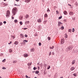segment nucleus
<instances>
[{"label":"nucleus","instance_id":"4","mask_svg":"<svg viewBox=\"0 0 78 78\" xmlns=\"http://www.w3.org/2000/svg\"><path fill=\"white\" fill-rule=\"evenodd\" d=\"M37 22H39L40 23H41L42 22V20L41 19H39L37 20Z\"/></svg>","mask_w":78,"mask_h":78},{"label":"nucleus","instance_id":"9","mask_svg":"<svg viewBox=\"0 0 78 78\" xmlns=\"http://www.w3.org/2000/svg\"><path fill=\"white\" fill-rule=\"evenodd\" d=\"M31 1V0H26L25 1V2H26V3H29V2H30Z\"/></svg>","mask_w":78,"mask_h":78},{"label":"nucleus","instance_id":"1","mask_svg":"<svg viewBox=\"0 0 78 78\" xmlns=\"http://www.w3.org/2000/svg\"><path fill=\"white\" fill-rule=\"evenodd\" d=\"M17 9L15 7L13 8V9L12 10V13L13 14V16H14V15H15L16 14V12H17Z\"/></svg>","mask_w":78,"mask_h":78},{"label":"nucleus","instance_id":"38","mask_svg":"<svg viewBox=\"0 0 78 78\" xmlns=\"http://www.w3.org/2000/svg\"><path fill=\"white\" fill-rule=\"evenodd\" d=\"M2 69H4V70L5 69H6V68L4 67H3L2 68Z\"/></svg>","mask_w":78,"mask_h":78},{"label":"nucleus","instance_id":"56","mask_svg":"<svg viewBox=\"0 0 78 78\" xmlns=\"http://www.w3.org/2000/svg\"><path fill=\"white\" fill-rule=\"evenodd\" d=\"M44 74H45V75L46 74H47V73H44Z\"/></svg>","mask_w":78,"mask_h":78},{"label":"nucleus","instance_id":"6","mask_svg":"<svg viewBox=\"0 0 78 78\" xmlns=\"http://www.w3.org/2000/svg\"><path fill=\"white\" fill-rule=\"evenodd\" d=\"M69 14L70 16H73V12H70Z\"/></svg>","mask_w":78,"mask_h":78},{"label":"nucleus","instance_id":"30","mask_svg":"<svg viewBox=\"0 0 78 78\" xmlns=\"http://www.w3.org/2000/svg\"><path fill=\"white\" fill-rule=\"evenodd\" d=\"M47 12H50V10L48 8V9L47 10Z\"/></svg>","mask_w":78,"mask_h":78},{"label":"nucleus","instance_id":"2","mask_svg":"<svg viewBox=\"0 0 78 78\" xmlns=\"http://www.w3.org/2000/svg\"><path fill=\"white\" fill-rule=\"evenodd\" d=\"M9 15H10V12L9 11V10H8L7 11V13L6 15V16L8 17L9 16Z\"/></svg>","mask_w":78,"mask_h":78},{"label":"nucleus","instance_id":"54","mask_svg":"<svg viewBox=\"0 0 78 78\" xmlns=\"http://www.w3.org/2000/svg\"><path fill=\"white\" fill-rule=\"evenodd\" d=\"M16 2H19V0H16Z\"/></svg>","mask_w":78,"mask_h":78},{"label":"nucleus","instance_id":"44","mask_svg":"<svg viewBox=\"0 0 78 78\" xmlns=\"http://www.w3.org/2000/svg\"><path fill=\"white\" fill-rule=\"evenodd\" d=\"M41 45V43H39V46H40V45Z\"/></svg>","mask_w":78,"mask_h":78},{"label":"nucleus","instance_id":"28","mask_svg":"<svg viewBox=\"0 0 78 78\" xmlns=\"http://www.w3.org/2000/svg\"><path fill=\"white\" fill-rule=\"evenodd\" d=\"M51 55V52H49V55L50 56Z\"/></svg>","mask_w":78,"mask_h":78},{"label":"nucleus","instance_id":"23","mask_svg":"<svg viewBox=\"0 0 78 78\" xmlns=\"http://www.w3.org/2000/svg\"><path fill=\"white\" fill-rule=\"evenodd\" d=\"M48 15H47V14L46 13L45 15H44V17H48Z\"/></svg>","mask_w":78,"mask_h":78},{"label":"nucleus","instance_id":"14","mask_svg":"<svg viewBox=\"0 0 78 78\" xmlns=\"http://www.w3.org/2000/svg\"><path fill=\"white\" fill-rule=\"evenodd\" d=\"M28 17H29V15H28V14L26 15V19H27V18H28Z\"/></svg>","mask_w":78,"mask_h":78},{"label":"nucleus","instance_id":"63","mask_svg":"<svg viewBox=\"0 0 78 78\" xmlns=\"http://www.w3.org/2000/svg\"><path fill=\"white\" fill-rule=\"evenodd\" d=\"M6 0H4V1H6Z\"/></svg>","mask_w":78,"mask_h":78},{"label":"nucleus","instance_id":"39","mask_svg":"<svg viewBox=\"0 0 78 78\" xmlns=\"http://www.w3.org/2000/svg\"><path fill=\"white\" fill-rule=\"evenodd\" d=\"M72 31H73V32H74V31H75V29H74V28L73 29Z\"/></svg>","mask_w":78,"mask_h":78},{"label":"nucleus","instance_id":"53","mask_svg":"<svg viewBox=\"0 0 78 78\" xmlns=\"http://www.w3.org/2000/svg\"><path fill=\"white\" fill-rule=\"evenodd\" d=\"M8 5V4H5V6H7Z\"/></svg>","mask_w":78,"mask_h":78},{"label":"nucleus","instance_id":"26","mask_svg":"<svg viewBox=\"0 0 78 78\" xmlns=\"http://www.w3.org/2000/svg\"><path fill=\"white\" fill-rule=\"evenodd\" d=\"M68 31H69V32H70V33H71V32H72V30L69 29Z\"/></svg>","mask_w":78,"mask_h":78},{"label":"nucleus","instance_id":"60","mask_svg":"<svg viewBox=\"0 0 78 78\" xmlns=\"http://www.w3.org/2000/svg\"><path fill=\"white\" fill-rule=\"evenodd\" d=\"M60 78H63V77H60Z\"/></svg>","mask_w":78,"mask_h":78},{"label":"nucleus","instance_id":"27","mask_svg":"<svg viewBox=\"0 0 78 78\" xmlns=\"http://www.w3.org/2000/svg\"><path fill=\"white\" fill-rule=\"evenodd\" d=\"M50 39H51V38L50 37H48V41H50Z\"/></svg>","mask_w":78,"mask_h":78},{"label":"nucleus","instance_id":"59","mask_svg":"<svg viewBox=\"0 0 78 78\" xmlns=\"http://www.w3.org/2000/svg\"><path fill=\"white\" fill-rule=\"evenodd\" d=\"M33 73H34V72H35V71H33Z\"/></svg>","mask_w":78,"mask_h":78},{"label":"nucleus","instance_id":"37","mask_svg":"<svg viewBox=\"0 0 78 78\" xmlns=\"http://www.w3.org/2000/svg\"><path fill=\"white\" fill-rule=\"evenodd\" d=\"M64 28V27H62L61 28V30H63Z\"/></svg>","mask_w":78,"mask_h":78},{"label":"nucleus","instance_id":"58","mask_svg":"<svg viewBox=\"0 0 78 78\" xmlns=\"http://www.w3.org/2000/svg\"><path fill=\"white\" fill-rule=\"evenodd\" d=\"M32 63L31 62V63H30V66H31V65Z\"/></svg>","mask_w":78,"mask_h":78},{"label":"nucleus","instance_id":"47","mask_svg":"<svg viewBox=\"0 0 78 78\" xmlns=\"http://www.w3.org/2000/svg\"><path fill=\"white\" fill-rule=\"evenodd\" d=\"M3 23L5 24V23H6V21H4L3 22Z\"/></svg>","mask_w":78,"mask_h":78},{"label":"nucleus","instance_id":"36","mask_svg":"<svg viewBox=\"0 0 78 78\" xmlns=\"http://www.w3.org/2000/svg\"><path fill=\"white\" fill-rule=\"evenodd\" d=\"M25 37H28V35H27L25 34V36H24Z\"/></svg>","mask_w":78,"mask_h":78},{"label":"nucleus","instance_id":"17","mask_svg":"<svg viewBox=\"0 0 78 78\" xmlns=\"http://www.w3.org/2000/svg\"><path fill=\"white\" fill-rule=\"evenodd\" d=\"M9 51L10 52V53L12 52V49H9Z\"/></svg>","mask_w":78,"mask_h":78},{"label":"nucleus","instance_id":"40","mask_svg":"<svg viewBox=\"0 0 78 78\" xmlns=\"http://www.w3.org/2000/svg\"><path fill=\"white\" fill-rule=\"evenodd\" d=\"M16 62H17L15 61H13V63H14V64H15L16 63Z\"/></svg>","mask_w":78,"mask_h":78},{"label":"nucleus","instance_id":"7","mask_svg":"<svg viewBox=\"0 0 78 78\" xmlns=\"http://www.w3.org/2000/svg\"><path fill=\"white\" fill-rule=\"evenodd\" d=\"M34 51H35V49H34V48H32L30 49V51L31 52Z\"/></svg>","mask_w":78,"mask_h":78},{"label":"nucleus","instance_id":"10","mask_svg":"<svg viewBox=\"0 0 78 78\" xmlns=\"http://www.w3.org/2000/svg\"><path fill=\"white\" fill-rule=\"evenodd\" d=\"M74 69H75V68L74 67H72L70 69V70L71 71L73 70H74Z\"/></svg>","mask_w":78,"mask_h":78},{"label":"nucleus","instance_id":"24","mask_svg":"<svg viewBox=\"0 0 78 78\" xmlns=\"http://www.w3.org/2000/svg\"><path fill=\"white\" fill-rule=\"evenodd\" d=\"M28 55L27 54H25L24 55V57H28Z\"/></svg>","mask_w":78,"mask_h":78},{"label":"nucleus","instance_id":"46","mask_svg":"<svg viewBox=\"0 0 78 78\" xmlns=\"http://www.w3.org/2000/svg\"><path fill=\"white\" fill-rule=\"evenodd\" d=\"M12 43V41H11L10 43H8V44H9V45H10Z\"/></svg>","mask_w":78,"mask_h":78},{"label":"nucleus","instance_id":"55","mask_svg":"<svg viewBox=\"0 0 78 78\" xmlns=\"http://www.w3.org/2000/svg\"><path fill=\"white\" fill-rule=\"evenodd\" d=\"M3 5H5V3H3Z\"/></svg>","mask_w":78,"mask_h":78},{"label":"nucleus","instance_id":"42","mask_svg":"<svg viewBox=\"0 0 78 78\" xmlns=\"http://www.w3.org/2000/svg\"><path fill=\"white\" fill-rule=\"evenodd\" d=\"M12 36V37L13 39H14L15 37L14 36Z\"/></svg>","mask_w":78,"mask_h":78},{"label":"nucleus","instance_id":"43","mask_svg":"<svg viewBox=\"0 0 78 78\" xmlns=\"http://www.w3.org/2000/svg\"><path fill=\"white\" fill-rule=\"evenodd\" d=\"M62 16H61L60 17H59V18H58V19H62Z\"/></svg>","mask_w":78,"mask_h":78},{"label":"nucleus","instance_id":"8","mask_svg":"<svg viewBox=\"0 0 78 78\" xmlns=\"http://www.w3.org/2000/svg\"><path fill=\"white\" fill-rule=\"evenodd\" d=\"M14 44L15 45H17L19 44V42H18L17 41H16L14 42Z\"/></svg>","mask_w":78,"mask_h":78},{"label":"nucleus","instance_id":"12","mask_svg":"<svg viewBox=\"0 0 78 78\" xmlns=\"http://www.w3.org/2000/svg\"><path fill=\"white\" fill-rule=\"evenodd\" d=\"M30 23V21H27L25 22V24H28Z\"/></svg>","mask_w":78,"mask_h":78},{"label":"nucleus","instance_id":"13","mask_svg":"<svg viewBox=\"0 0 78 78\" xmlns=\"http://www.w3.org/2000/svg\"><path fill=\"white\" fill-rule=\"evenodd\" d=\"M61 24H62V23H61V22H58V26H60V25H61Z\"/></svg>","mask_w":78,"mask_h":78},{"label":"nucleus","instance_id":"49","mask_svg":"<svg viewBox=\"0 0 78 78\" xmlns=\"http://www.w3.org/2000/svg\"><path fill=\"white\" fill-rule=\"evenodd\" d=\"M52 54L53 55H54L55 54V53H54V52H53L52 53Z\"/></svg>","mask_w":78,"mask_h":78},{"label":"nucleus","instance_id":"50","mask_svg":"<svg viewBox=\"0 0 78 78\" xmlns=\"http://www.w3.org/2000/svg\"><path fill=\"white\" fill-rule=\"evenodd\" d=\"M56 12L57 13H59V12L58 10H57Z\"/></svg>","mask_w":78,"mask_h":78},{"label":"nucleus","instance_id":"48","mask_svg":"<svg viewBox=\"0 0 78 78\" xmlns=\"http://www.w3.org/2000/svg\"><path fill=\"white\" fill-rule=\"evenodd\" d=\"M26 78H28V76H27V75H26Z\"/></svg>","mask_w":78,"mask_h":78},{"label":"nucleus","instance_id":"32","mask_svg":"<svg viewBox=\"0 0 78 78\" xmlns=\"http://www.w3.org/2000/svg\"><path fill=\"white\" fill-rule=\"evenodd\" d=\"M73 75L74 76H76L77 74L76 73H74L73 74Z\"/></svg>","mask_w":78,"mask_h":78},{"label":"nucleus","instance_id":"41","mask_svg":"<svg viewBox=\"0 0 78 78\" xmlns=\"http://www.w3.org/2000/svg\"><path fill=\"white\" fill-rule=\"evenodd\" d=\"M2 24H3V23H2L0 22V26L2 25Z\"/></svg>","mask_w":78,"mask_h":78},{"label":"nucleus","instance_id":"18","mask_svg":"<svg viewBox=\"0 0 78 78\" xmlns=\"http://www.w3.org/2000/svg\"><path fill=\"white\" fill-rule=\"evenodd\" d=\"M54 48V46H52V47H49V48H50V49H53Z\"/></svg>","mask_w":78,"mask_h":78},{"label":"nucleus","instance_id":"33","mask_svg":"<svg viewBox=\"0 0 78 78\" xmlns=\"http://www.w3.org/2000/svg\"><path fill=\"white\" fill-rule=\"evenodd\" d=\"M5 59H4L2 61V62H5Z\"/></svg>","mask_w":78,"mask_h":78},{"label":"nucleus","instance_id":"5","mask_svg":"<svg viewBox=\"0 0 78 78\" xmlns=\"http://www.w3.org/2000/svg\"><path fill=\"white\" fill-rule=\"evenodd\" d=\"M20 35L21 38H22V39L24 38V36L23 34H20Z\"/></svg>","mask_w":78,"mask_h":78},{"label":"nucleus","instance_id":"25","mask_svg":"<svg viewBox=\"0 0 78 78\" xmlns=\"http://www.w3.org/2000/svg\"><path fill=\"white\" fill-rule=\"evenodd\" d=\"M18 22V21H17V20H14V22L15 23H16Z\"/></svg>","mask_w":78,"mask_h":78},{"label":"nucleus","instance_id":"61","mask_svg":"<svg viewBox=\"0 0 78 78\" xmlns=\"http://www.w3.org/2000/svg\"><path fill=\"white\" fill-rule=\"evenodd\" d=\"M34 78H37V77H34Z\"/></svg>","mask_w":78,"mask_h":78},{"label":"nucleus","instance_id":"11","mask_svg":"<svg viewBox=\"0 0 78 78\" xmlns=\"http://www.w3.org/2000/svg\"><path fill=\"white\" fill-rule=\"evenodd\" d=\"M63 13L65 15H67V12L66 11L64 12Z\"/></svg>","mask_w":78,"mask_h":78},{"label":"nucleus","instance_id":"51","mask_svg":"<svg viewBox=\"0 0 78 78\" xmlns=\"http://www.w3.org/2000/svg\"><path fill=\"white\" fill-rule=\"evenodd\" d=\"M12 19H14V17H13V16H12Z\"/></svg>","mask_w":78,"mask_h":78},{"label":"nucleus","instance_id":"31","mask_svg":"<svg viewBox=\"0 0 78 78\" xmlns=\"http://www.w3.org/2000/svg\"><path fill=\"white\" fill-rule=\"evenodd\" d=\"M20 25H22V24H23L22 22L21 21L20 22Z\"/></svg>","mask_w":78,"mask_h":78},{"label":"nucleus","instance_id":"22","mask_svg":"<svg viewBox=\"0 0 78 78\" xmlns=\"http://www.w3.org/2000/svg\"><path fill=\"white\" fill-rule=\"evenodd\" d=\"M68 48L69 49V50L72 49V47H71V46H69V47H68Z\"/></svg>","mask_w":78,"mask_h":78},{"label":"nucleus","instance_id":"45","mask_svg":"<svg viewBox=\"0 0 78 78\" xmlns=\"http://www.w3.org/2000/svg\"><path fill=\"white\" fill-rule=\"evenodd\" d=\"M50 68V66H49V67L47 68L48 70V69H49Z\"/></svg>","mask_w":78,"mask_h":78},{"label":"nucleus","instance_id":"20","mask_svg":"<svg viewBox=\"0 0 78 78\" xmlns=\"http://www.w3.org/2000/svg\"><path fill=\"white\" fill-rule=\"evenodd\" d=\"M23 42L24 43H25V42H28V40H24L23 41Z\"/></svg>","mask_w":78,"mask_h":78},{"label":"nucleus","instance_id":"19","mask_svg":"<svg viewBox=\"0 0 78 78\" xmlns=\"http://www.w3.org/2000/svg\"><path fill=\"white\" fill-rule=\"evenodd\" d=\"M39 73V71H36L35 73L36 74H38Z\"/></svg>","mask_w":78,"mask_h":78},{"label":"nucleus","instance_id":"3","mask_svg":"<svg viewBox=\"0 0 78 78\" xmlns=\"http://www.w3.org/2000/svg\"><path fill=\"white\" fill-rule=\"evenodd\" d=\"M61 44H63L64 43V38H62L61 40Z\"/></svg>","mask_w":78,"mask_h":78},{"label":"nucleus","instance_id":"57","mask_svg":"<svg viewBox=\"0 0 78 78\" xmlns=\"http://www.w3.org/2000/svg\"><path fill=\"white\" fill-rule=\"evenodd\" d=\"M15 6H17V5L15 4H14Z\"/></svg>","mask_w":78,"mask_h":78},{"label":"nucleus","instance_id":"35","mask_svg":"<svg viewBox=\"0 0 78 78\" xmlns=\"http://www.w3.org/2000/svg\"><path fill=\"white\" fill-rule=\"evenodd\" d=\"M36 67H34L33 68V69L34 70H36Z\"/></svg>","mask_w":78,"mask_h":78},{"label":"nucleus","instance_id":"62","mask_svg":"<svg viewBox=\"0 0 78 78\" xmlns=\"http://www.w3.org/2000/svg\"><path fill=\"white\" fill-rule=\"evenodd\" d=\"M69 5L70 6H71V5Z\"/></svg>","mask_w":78,"mask_h":78},{"label":"nucleus","instance_id":"29","mask_svg":"<svg viewBox=\"0 0 78 78\" xmlns=\"http://www.w3.org/2000/svg\"><path fill=\"white\" fill-rule=\"evenodd\" d=\"M27 66H30V62L28 63V64H27Z\"/></svg>","mask_w":78,"mask_h":78},{"label":"nucleus","instance_id":"16","mask_svg":"<svg viewBox=\"0 0 78 78\" xmlns=\"http://www.w3.org/2000/svg\"><path fill=\"white\" fill-rule=\"evenodd\" d=\"M23 18V16H21L20 17V20H22Z\"/></svg>","mask_w":78,"mask_h":78},{"label":"nucleus","instance_id":"64","mask_svg":"<svg viewBox=\"0 0 78 78\" xmlns=\"http://www.w3.org/2000/svg\"><path fill=\"white\" fill-rule=\"evenodd\" d=\"M0 78H2V77L1 76H0Z\"/></svg>","mask_w":78,"mask_h":78},{"label":"nucleus","instance_id":"15","mask_svg":"<svg viewBox=\"0 0 78 78\" xmlns=\"http://www.w3.org/2000/svg\"><path fill=\"white\" fill-rule=\"evenodd\" d=\"M75 60H74L73 61L72 64H75Z\"/></svg>","mask_w":78,"mask_h":78},{"label":"nucleus","instance_id":"21","mask_svg":"<svg viewBox=\"0 0 78 78\" xmlns=\"http://www.w3.org/2000/svg\"><path fill=\"white\" fill-rule=\"evenodd\" d=\"M69 49L68 48H66V51H69Z\"/></svg>","mask_w":78,"mask_h":78},{"label":"nucleus","instance_id":"34","mask_svg":"<svg viewBox=\"0 0 78 78\" xmlns=\"http://www.w3.org/2000/svg\"><path fill=\"white\" fill-rule=\"evenodd\" d=\"M47 22V20L44 21V23L45 24V23H46Z\"/></svg>","mask_w":78,"mask_h":78},{"label":"nucleus","instance_id":"52","mask_svg":"<svg viewBox=\"0 0 78 78\" xmlns=\"http://www.w3.org/2000/svg\"><path fill=\"white\" fill-rule=\"evenodd\" d=\"M65 37H66V38H67V35H66V36Z\"/></svg>","mask_w":78,"mask_h":78}]
</instances>
